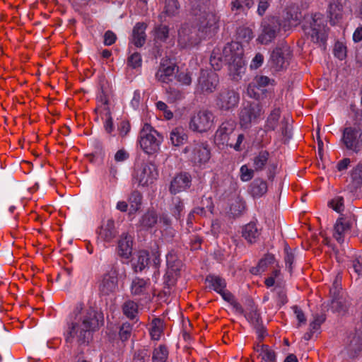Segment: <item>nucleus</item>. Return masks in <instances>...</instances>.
<instances>
[{
    "instance_id": "obj_1",
    "label": "nucleus",
    "mask_w": 362,
    "mask_h": 362,
    "mask_svg": "<svg viewBox=\"0 0 362 362\" xmlns=\"http://www.w3.org/2000/svg\"><path fill=\"white\" fill-rule=\"evenodd\" d=\"M104 325L103 313L82 304L76 306L67 322L64 336L66 343L78 350L88 346L93 334Z\"/></svg>"
},
{
    "instance_id": "obj_2",
    "label": "nucleus",
    "mask_w": 362,
    "mask_h": 362,
    "mask_svg": "<svg viewBox=\"0 0 362 362\" xmlns=\"http://www.w3.org/2000/svg\"><path fill=\"white\" fill-rule=\"evenodd\" d=\"M228 65L229 75L233 80H238L245 70L243 59V49L238 42L228 43L223 48L214 49L211 55L210 64L215 70H219L223 63Z\"/></svg>"
},
{
    "instance_id": "obj_3",
    "label": "nucleus",
    "mask_w": 362,
    "mask_h": 362,
    "mask_svg": "<svg viewBox=\"0 0 362 362\" xmlns=\"http://www.w3.org/2000/svg\"><path fill=\"white\" fill-rule=\"evenodd\" d=\"M191 4L192 13L197 22L199 30L207 33V29L217 28L219 17L217 16L209 0H188Z\"/></svg>"
},
{
    "instance_id": "obj_4",
    "label": "nucleus",
    "mask_w": 362,
    "mask_h": 362,
    "mask_svg": "<svg viewBox=\"0 0 362 362\" xmlns=\"http://www.w3.org/2000/svg\"><path fill=\"white\" fill-rule=\"evenodd\" d=\"M235 127L236 123L234 120H227L222 122L215 133V143L223 148L229 146L235 151H241L244 135L242 134L237 135L235 133Z\"/></svg>"
},
{
    "instance_id": "obj_5",
    "label": "nucleus",
    "mask_w": 362,
    "mask_h": 362,
    "mask_svg": "<svg viewBox=\"0 0 362 362\" xmlns=\"http://www.w3.org/2000/svg\"><path fill=\"white\" fill-rule=\"evenodd\" d=\"M163 136L152 126L145 123L140 130L138 143L144 153L148 155L158 152Z\"/></svg>"
},
{
    "instance_id": "obj_6",
    "label": "nucleus",
    "mask_w": 362,
    "mask_h": 362,
    "mask_svg": "<svg viewBox=\"0 0 362 362\" xmlns=\"http://www.w3.org/2000/svg\"><path fill=\"white\" fill-rule=\"evenodd\" d=\"M189 160L194 165H205L211 158L209 144L206 142L194 141L183 149Z\"/></svg>"
},
{
    "instance_id": "obj_7",
    "label": "nucleus",
    "mask_w": 362,
    "mask_h": 362,
    "mask_svg": "<svg viewBox=\"0 0 362 362\" xmlns=\"http://www.w3.org/2000/svg\"><path fill=\"white\" fill-rule=\"evenodd\" d=\"M125 276L124 269H120L119 266L115 263L112 264L102 277L99 283V291L103 295H110L116 291L118 284V276Z\"/></svg>"
},
{
    "instance_id": "obj_8",
    "label": "nucleus",
    "mask_w": 362,
    "mask_h": 362,
    "mask_svg": "<svg viewBox=\"0 0 362 362\" xmlns=\"http://www.w3.org/2000/svg\"><path fill=\"white\" fill-rule=\"evenodd\" d=\"M291 56L289 46L282 42L272 51L269 61V65L274 71L285 69L289 65Z\"/></svg>"
},
{
    "instance_id": "obj_9",
    "label": "nucleus",
    "mask_w": 362,
    "mask_h": 362,
    "mask_svg": "<svg viewBox=\"0 0 362 362\" xmlns=\"http://www.w3.org/2000/svg\"><path fill=\"white\" fill-rule=\"evenodd\" d=\"M215 116L207 110H199L194 113L189 121V128L194 132L204 133L214 125Z\"/></svg>"
},
{
    "instance_id": "obj_10",
    "label": "nucleus",
    "mask_w": 362,
    "mask_h": 362,
    "mask_svg": "<svg viewBox=\"0 0 362 362\" xmlns=\"http://www.w3.org/2000/svg\"><path fill=\"white\" fill-rule=\"evenodd\" d=\"M158 176L156 166L151 162H144L136 168L134 179L139 185L145 187L153 183Z\"/></svg>"
},
{
    "instance_id": "obj_11",
    "label": "nucleus",
    "mask_w": 362,
    "mask_h": 362,
    "mask_svg": "<svg viewBox=\"0 0 362 362\" xmlns=\"http://www.w3.org/2000/svg\"><path fill=\"white\" fill-rule=\"evenodd\" d=\"M325 22L322 14L315 13L310 22V27L305 29L306 34L310 37L313 42L324 43L326 41L327 30Z\"/></svg>"
},
{
    "instance_id": "obj_12",
    "label": "nucleus",
    "mask_w": 362,
    "mask_h": 362,
    "mask_svg": "<svg viewBox=\"0 0 362 362\" xmlns=\"http://www.w3.org/2000/svg\"><path fill=\"white\" fill-rule=\"evenodd\" d=\"M219 78L214 71L202 70L196 84V92L208 95L217 88Z\"/></svg>"
},
{
    "instance_id": "obj_13",
    "label": "nucleus",
    "mask_w": 362,
    "mask_h": 362,
    "mask_svg": "<svg viewBox=\"0 0 362 362\" xmlns=\"http://www.w3.org/2000/svg\"><path fill=\"white\" fill-rule=\"evenodd\" d=\"M281 23L279 20L274 16L264 19L261 24L262 32L258 36L257 40L263 45H267L272 42L280 30Z\"/></svg>"
},
{
    "instance_id": "obj_14",
    "label": "nucleus",
    "mask_w": 362,
    "mask_h": 362,
    "mask_svg": "<svg viewBox=\"0 0 362 362\" xmlns=\"http://www.w3.org/2000/svg\"><path fill=\"white\" fill-rule=\"evenodd\" d=\"M239 95L233 90L223 89L216 96V107L221 111H230L238 104Z\"/></svg>"
},
{
    "instance_id": "obj_15",
    "label": "nucleus",
    "mask_w": 362,
    "mask_h": 362,
    "mask_svg": "<svg viewBox=\"0 0 362 362\" xmlns=\"http://www.w3.org/2000/svg\"><path fill=\"white\" fill-rule=\"evenodd\" d=\"M264 113L262 107L258 103L244 107L240 113V123L243 128H248L252 124L258 122Z\"/></svg>"
},
{
    "instance_id": "obj_16",
    "label": "nucleus",
    "mask_w": 362,
    "mask_h": 362,
    "mask_svg": "<svg viewBox=\"0 0 362 362\" xmlns=\"http://www.w3.org/2000/svg\"><path fill=\"white\" fill-rule=\"evenodd\" d=\"M361 134L356 128L349 127L344 128L342 134L341 141L346 148L355 153H358L361 148Z\"/></svg>"
},
{
    "instance_id": "obj_17",
    "label": "nucleus",
    "mask_w": 362,
    "mask_h": 362,
    "mask_svg": "<svg viewBox=\"0 0 362 362\" xmlns=\"http://www.w3.org/2000/svg\"><path fill=\"white\" fill-rule=\"evenodd\" d=\"M177 66L169 59H162L156 73V78L163 83H169L175 78Z\"/></svg>"
},
{
    "instance_id": "obj_18",
    "label": "nucleus",
    "mask_w": 362,
    "mask_h": 362,
    "mask_svg": "<svg viewBox=\"0 0 362 362\" xmlns=\"http://www.w3.org/2000/svg\"><path fill=\"white\" fill-rule=\"evenodd\" d=\"M192 184V177L188 173L182 172L176 174L170 181L169 191L176 194L186 191Z\"/></svg>"
},
{
    "instance_id": "obj_19",
    "label": "nucleus",
    "mask_w": 362,
    "mask_h": 362,
    "mask_svg": "<svg viewBox=\"0 0 362 362\" xmlns=\"http://www.w3.org/2000/svg\"><path fill=\"white\" fill-rule=\"evenodd\" d=\"M354 223L355 219L351 216L339 218L334 228V238L339 243H342L344 236L349 233Z\"/></svg>"
},
{
    "instance_id": "obj_20",
    "label": "nucleus",
    "mask_w": 362,
    "mask_h": 362,
    "mask_svg": "<svg viewBox=\"0 0 362 362\" xmlns=\"http://www.w3.org/2000/svg\"><path fill=\"white\" fill-rule=\"evenodd\" d=\"M151 291V281L139 277L134 278L130 285L131 294L134 296H142L144 298L149 297Z\"/></svg>"
},
{
    "instance_id": "obj_21",
    "label": "nucleus",
    "mask_w": 362,
    "mask_h": 362,
    "mask_svg": "<svg viewBox=\"0 0 362 362\" xmlns=\"http://www.w3.org/2000/svg\"><path fill=\"white\" fill-rule=\"evenodd\" d=\"M117 233L114 221L108 219L101 225L98 230V243L112 242Z\"/></svg>"
},
{
    "instance_id": "obj_22",
    "label": "nucleus",
    "mask_w": 362,
    "mask_h": 362,
    "mask_svg": "<svg viewBox=\"0 0 362 362\" xmlns=\"http://www.w3.org/2000/svg\"><path fill=\"white\" fill-rule=\"evenodd\" d=\"M348 0H333L329 4L328 16L332 25L338 23L343 17L344 7Z\"/></svg>"
},
{
    "instance_id": "obj_23",
    "label": "nucleus",
    "mask_w": 362,
    "mask_h": 362,
    "mask_svg": "<svg viewBox=\"0 0 362 362\" xmlns=\"http://www.w3.org/2000/svg\"><path fill=\"white\" fill-rule=\"evenodd\" d=\"M132 253V238L128 234H122L118 241L117 254L124 259H129Z\"/></svg>"
},
{
    "instance_id": "obj_24",
    "label": "nucleus",
    "mask_w": 362,
    "mask_h": 362,
    "mask_svg": "<svg viewBox=\"0 0 362 362\" xmlns=\"http://www.w3.org/2000/svg\"><path fill=\"white\" fill-rule=\"evenodd\" d=\"M146 24L144 23H137L132 30V42L137 47H142L146 39L145 30Z\"/></svg>"
},
{
    "instance_id": "obj_25",
    "label": "nucleus",
    "mask_w": 362,
    "mask_h": 362,
    "mask_svg": "<svg viewBox=\"0 0 362 362\" xmlns=\"http://www.w3.org/2000/svg\"><path fill=\"white\" fill-rule=\"evenodd\" d=\"M253 4V0H230L229 6L235 15H243L252 7Z\"/></svg>"
},
{
    "instance_id": "obj_26",
    "label": "nucleus",
    "mask_w": 362,
    "mask_h": 362,
    "mask_svg": "<svg viewBox=\"0 0 362 362\" xmlns=\"http://www.w3.org/2000/svg\"><path fill=\"white\" fill-rule=\"evenodd\" d=\"M269 158V153L267 151L262 150L259 151L251 158L252 168L256 172L264 170L268 164Z\"/></svg>"
},
{
    "instance_id": "obj_27",
    "label": "nucleus",
    "mask_w": 362,
    "mask_h": 362,
    "mask_svg": "<svg viewBox=\"0 0 362 362\" xmlns=\"http://www.w3.org/2000/svg\"><path fill=\"white\" fill-rule=\"evenodd\" d=\"M267 183L266 181L257 178L252 181L250 186V193L255 198H259L267 192Z\"/></svg>"
},
{
    "instance_id": "obj_28",
    "label": "nucleus",
    "mask_w": 362,
    "mask_h": 362,
    "mask_svg": "<svg viewBox=\"0 0 362 362\" xmlns=\"http://www.w3.org/2000/svg\"><path fill=\"white\" fill-rule=\"evenodd\" d=\"M259 230L256 223L250 222L245 225L242 231L243 237L250 243H255L259 236Z\"/></svg>"
},
{
    "instance_id": "obj_29",
    "label": "nucleus",
    "mask_w": 362,
    "mask_h": 362,
    "mask_svg": "<svg viewBox=\"0 0 362 362\" xmlns=\"http://www.w3.org/2000/svg\"><path fill=\"white\" fill-rule=\"evenodd\" d=\"M255 350L259 353V357L264 362H276L275 352L268 346L265 344H257L255 347Z\"/></svg>"
},
{
    "instance_id": "obj_30",
    "label": "nucleus",
    "mask_w": 362,
    "mask_h": 362,
    "mask_svg": "<svg viewBox=\"0 0 362 362\" xmlns=\"http://www.w3.org/2000/svg\"><path fill=\"white\" fill-rule=\"evenodd\" d=\"M97 100L95 111L100 115H108L110 112L108 94L102 89L97 96Z\"/></svg>"
},
{
    "instance_id": "obj_31",
    "label": "nucleus",
    "mask_w": 362,
    "mask_h": 362,
    "mask_svg": "<svg viewBox=\"0 0 362 362\" xmlns=\"http://www.w3.org/2000/svg\"><path fill=\"white\" fill-rule=\"evenodd\" d=\"M188 139L186 132L182 127L173 129L170 134V139L175 146H180L184 144Z\"/></svg>"
},
{
    "instance_id": "obj_32",
    "label": "nucleus",
    "mask_w": 362,
    "mask_h": 362,
    "mask_svg": "<svg viewBox=\"0 0 362 362\" xmlns=\"http://www.w3.org/2000/svg\"><path fill=\"white\" fill-rule=\"evenodd\" d=\"M206 282L208 283V286L220 293L226 289V283L225 279L216 275H209L206 278Z\"/></svg>"
},
{
    "instance_id": "obj_33",
    "label": "nucleus",
    "mask_w": 362,
    "mask_h": 362,
    "mask_svg": "<svg viewBox=\"0 0 362 362\" xmlns=\"http://www.w3.org/2000/svg\"><path fill=\"white\" fill-rule=\"evenodd\" d=\"M274 82V80L266 76H256L252 82L249 84L247 91L252 95L251 92H254L255 88L261 89L270 84L273 85Z\"/></svg>"
},
{
    "instance_id": "obj_34",
    "label": "nucleus",
    "mask_w": 362,
    "mask_h": 362,
    "mask_svg": "<svg viewBox=\"0 0 362 362\" xmlns=\"http://www.w3.org/2000/svg\"><path fill=\"white\" fill-rule=\"evenodd\" d=\"M148 253L145 250L139 251L132 263L134 272H141L148 264Z\"/></svg>"
},
{
    "instance_id": "obj_35",
    "label": "nucleus",
    "mask_w": 362,
    "mask_h": 362,
    "mask_svg": "<svg viewBox=\"0 0 362 362\" xmlns=\"http://www.w3.org/2000/svg\"><path fill=\"white\" fill-rule=\"evenodd\" d=\"M281 117V110L279 107H274L269 113L264 128L266 131H274L279 124Z\"/></svg>"
},
{
    "instance_id": "obj_36",
    "label": "nucleus",
    "mask_w": 362,
    "mask_h": 362,
    "mask_svg": "<svg viewBox=\"0 0 362 362\" xmlns=\"http://www.w3.org/2000/svg\"><path fill=\"white\" fill-rule=\"evenodd\" d=\"M245 209V203L243 198L240 197H235L232 200L228 214L233 217L240 216Z\"/></svg>"
},
{
    "instance_id": "obj_37",
    "label": "nucleus",
    "mask_w": 362,
    "mask_h": 362,
    "mask_svg": "<svg viewBox=\"0 0 362 362\" xmlns=\"http://www.w3.org/2000/svg\"><path fill=\"white\" fill-rule=\"evenodd\" d=\"M123 314L130 320H134L138 315V304L131 300L126 301L122 305Z\"/></svg>"
},
{
    "instance_id": "obj_38",
    "label": "nucleus",
    "mask_w": 362,
    "mask_h": 362,
    "mask_svg": "<svg viewBox=\"0 0 362 362\" xmlns=\"http://www.w3.org/2000/svg\"><path fill=\"white\" fill-rule=\"evenodd\" d=\"M275 258L273 255L268 254L264 258L259 260L257 266L252 268V273L254 274H259L264 272L269 265L274 262Z\"/></svg>"
},
{
    "instance_id": "obj_39",
    "label": "nucleus",
    "mask_w": 362,
    "mask_h": 362,
    "mask_svg": "<svg viewBox=\"0 0 362 362\" xmlns=\"http://www.w3.org/2000/svg\"><path fill=\"white\" fill-rule=\"evenodd\" d=\"M153 36L156 43L165 42L169 36V29L168 26L160 25L156 27Z\"/></svg>"
},
{
    "instance_id": "obj_40",
    "label": "nucleus",
    "mask_w": 362,
    "mask_h": 362,
    "mask_svg": "<svg viewBox=\"0 0 362 362\" xmlns=\"http://www.w3.org/2000/svg\"><path fill=\"white\" fill-rule=\"evenodd\" d=\"M163 332V322L158 319H153L151 324L150 334L153 340H158Z\"/></svg>"
},
{
    "instance_id": "obj_41",
    "label": "nucleus",
    "mask_w": 362,
    "mask_h": 362,
    "mask_svg": "<svg viewBox=\"0 0 362 362\" xmlns=\"http://www.w3.org/2000/svg\"><path fill=\"white\" fill-rule=\"evenodd\" d=\"M168 356V351L165 345H160L153 352V362H165Z\"/></svg>"
},
{
    "instance_id": "obj_42",
    "label": "nucleus",
    "mask_w": 362,
    "mask_h": 362,
    "mask_svg": "<svg viewBox=\"0 0 362 362\" xmlns=\"http://www.w3.org/2000/svg\"><path fill=\"white\" fill-rule=\"evenodd\" d=\"M157 215L154 211H148L141 219V225L145 228H152L157 223Z\"/></svg>"
},
{
    "instance_id": "obj_43",
    "label": "nucleus",
    "mask_w": 362,
    "mask_h": 362,
    "mask_svg": "<svg viewBox=\"0 0 362 362\" xmlns=\"http://www.w3.org/2000/svg\"><path fill=\"white\" fill-rule=\"evenodd\" d=\"M245 317L249 322L255 327L260 325V314L255 305H251L250 310L245 314Z\"/></svg>"
},
{
    "instance_id": "obj_44",
    "label": "nucleus",
    "mask_w": 362,
    "mask_h": 362,
    "mask_svg": "<svg viewBox=\"0 0 362 362\" xmlns=\"http://www.w3.org/2000/svg\"><path fill=\"white\" fill-rule=\"evenodd\" d=\"M189 29L187 25L182 26L178 31L179 42L183 46L191 45L192 37L189 36L192 33L189 32Z\"/></svg>"
},
{
    "instance_id": "obj_45",
    "label": "nucleus",
    "mask_w": 362,
    "mask_h": 362,
    "mask_svg": "<svg viewBox=\"0 0 362 362\" xmlns=\"http://www.w3.org/2000/svg\"><path fill=\"white\" fill-rule=\"evenodd\" d=\"M331 308L337 313H344L348 308V303L342 298H335L332 300Z\"/></svg>"
},
{
    "instance_id": "obj_46",
    "label": "nucleus",
    "mask_w": 362,
    "mask_h": 362,
    "mask_svg": "<svg viewBox=\"0 0 362 362\" xmlns=\"http://www.w3.org/2000/svg\"><path fill=\"white\" fill-rule=\"evenodd\" d=\"M170 210L176 218H180L184 210V204L180 197L173 198V204Z\"/></svg>"
},
{
    "instance_id": "obj_47",
    "label": "nucleus",
    "mask_w": 362,
    "mask_h": 362,
    "mask_svg": "<svg viewBox=\"0 0 362 362\" xmlns=\"http://www.w3.org/2000/svg\"><path fill=\"white\" fill-rule=\"evenodd\" d=\"M238 39L243 42H249L254 37L252 30L247 27H240L237 30Z\"/></svg>"
},
{
    "instance_id": "obj_48",
    "label": "nucleus",
    "mask_w": 362,
    "mask_h": 362,
    "mask_svg": "<svg viewBox=\"0 0 362 362\" xmlns=\"http://www.w3.org/2000/svg\"><path fill=\"white\" fill-rule=\"evenodd\" d=\"M141 194L137 192H133L129 198V202L130 204V210L132 212L136 211L141 204Z\"/></svg>"
},
{
    "instance_id": "obj_49",
    "label": "nucleus",
    "mask_w": 362,
    "mask_h": 362,
    "mask_svg": "<svg viewBox=\"0 0 362 362\" xmlns=\"http://www.w3.org/2000/svg\"><path fill=\"white\" fill-rule=\"evenodd\" d=\"M180 8L177 0H165V13L169 16H173L178 13Z\"/></svg>"
},
{
    "instance_id": "obj_50",
    "label": "nucleus",
    "mask_w": 362,
    "mask_h": 362,
    "mask_svg": "<svg viewBox=\"0 0 362 362\" xmlns=\"http://www.w3.org/2000/svg\"><path fill=\"white\" fill-rule=\"evenodd\" d=\"M255 169L249 168L247 165H243L240 169V177L243 182L250 181L254 177Z\"/></svg>"
},
{
    "instance_id": "obj_51",
    "label": "nucleus",
    "mask_w": 362,
    "mask_h": 362,
    "mask_svg": "<svg viewBox=\"0 0 362 362\" xmlns=\"http://www.w3.org/2000/svg\"><path fill=\"white\" fill-rule=\"evenodd\" d=\"M132 326L128 322L123 323L120 327L119 332V336L120 339L122 341L128 340L132 335Z\"/></svg>"
},
{
    "instance_id": "obj_52",
    "label": "nucleus",
    "mask_w": 362,
    "mask_h": 362,
    "mask_svg": "<svg viewBox=\"0 0 362 362\" xmlns=\"http://www.w3.org/2000/svg\"><path fill=\"white\" fill-rule=\"evenodd\" d=\"M325 321V317L323 315H315L313 320L310 323L309 329L315 333L320 329L322 324Z\"/></svg>"
},
{
    "instance_id": "obj_53",
    "label": "nucleus",
    "mask_w": 362,
    "mask_h": 362,
    "mask_svg": "<svg viewBox=\"0 0 362 362\" xmlns=\"http://www.w3.org/2000/svg\"><path fill=\"white\" fill-rule=\"evenodd\" d=\"M351 178L356 185L362 184V163H358L351 171Z\"/></svg>"
},
{
    "instance_id": "obj_54",
    "label": "nucleus",
    "mask_w": 362,
    "mask_h": 362,
    "mask_svg": "<svg viewBox=\"0 0 362 362\" xmlns=\"http://www.w3.org/2000/svg\"><path fill=\"white\" fill-rule=\"evenodd\" d=\"M328 205L335 211L341 212L344 210V199L342 197L337 196L330 200Z\"/></svg>"
},
{
    "instance_id": "obj_55",
    "label": "nucleus",
    "mask_w": 362,
    "mask_h": 362,
    "mask_svg": "<svg viewBox=\"0 0 362 362\" xmlns=\"http://www.w3.org/2000/svg\"><path fill=\"white\" fill-rule=\"evenodd\" d=\"M177 81L185 86H189L192 83V77L189 73L181 71L178 72V70L176 71L175 78Z\"/></svg>"
},
{
    "instance_id": "obj_56",
    "label": "nucleus",
    "mask_w": 362,
    "mask_h": 362,
    "mask_svg": "<svg viewBox=\"0 0 362 362\" xmlns=\"http://www.w3.org/2000/svg\"><path fill=\"white\" fill-rule=\"evenodd\" d=\"M274 291L276 293L277 304L279 306H281V305H284L285 303H286L287 296H286V293L284 288L281 286H276L274 288Z\"/></svg>"
},
{
    "instance_id": "obj_57",
    "label": "nucleus",
    "mask_w": 362,
    "mask_h": 362,
    "mask_svg": "<svg viewBox=\"0 0 362 362\" xmlns=\"http://www.w3.org/2000/svg\"><path fill=\"white\" fill-rule=\"evenodd\" d=\"M168 100L171 102L181 100L185 98V94L182 90L176 88H170L168 90Z\"/></svg>"
},
{
    "instance_id": "obj_58",
    "label": "nucleus",
    "mask_w": 362,
    "mask_h": 362,
    "mask_svg": "<svg viewBox=\"0 0 362 362\" xmlns=\"http://www.w3.org/2000/svg\"><path fill=\"white\" fill-rule=\"evenodd\" d=\"M334 54L339 59L342 60L346 56V47L341 42H337L334 45Z\"/></svg>"
},
{
    "instance_id": "obj_59",
    "label": "nucleus",
    "mask_w": 362,
    "mask_h": 362,
    "mask_svg": "<svg viewBox=\"0 0 362 362\" xmlns=\"http://www.w3.org/2000/svg\"><path fill=\"white\" fill-rule=\"evenodd\" d=\"M141 57L138 52L132 54L127 60L128 65L134 69L141 66Z\"/></svg>"
},
{
    "instance_id": "obj_60",
    "label": "nucleus",
    "mask_w": 362,
    "mask_h": 362,
    "mask_svg": "<svg viewBox=\"0 0 362 362\" xmlns=\"http://www.w3.org/2000/svg\"><path fill=\"white\" fill-rule=\"evenodd\" d=\"M284 250H285V254H286L285 257H284L286 267L288 269L289 272L291 273L292 269H293L292 264L294 261V255L291 252L289 247H286Z\"/></svg>"
},
{
    "instance_id": "obj_61",
    "label": "nucleus",
    "mask_w": 362,
    "mask_h": 362,
    "mask_svg": "<svg viewBox=\"0 0 362 362\" xmlns=\"http://www.w3.org/2000/svg\"><path fill=\"white\" fill-rule=\"evenodd\" d=\"M103 119H105L104 128L107 134H111L114 131V125L112 122V118L111 117V112L108 115H100Z\"/></svg>"
},
{
    "instance_id": "obj_62",
    "label": "nucleus",
    "mask_w": 362,
    "mask_h": 362,
    "mask_svg": "<svg viewBox=\"0 0 362 362\" xmlns=\"http://www.w3.org/2000/svg\"><path fill=\"white\" fill-rule=\"evenodd\" d=\"M362 349V343L359 338L354 337L351 341V344L349 346V349L350 351H354V354H357L359 351H361Z\"/></svg>"
},
{
    "instance_id": "obj_63",
    "label": "nucleus",
    "mask_w": 362,
    "mask_h": 362,
    "mask_svg": "<svg viewBox=\"0 0 362 362\" xmlns=\"http://www.w3.org/2000/svg\"><path fill=\"white\" fill-rule=\"evenodd\" d=\"M148 357V351L145 349L136 351L134 356L133 362H144Z\"/></svg>"
},
{
    "instance_id": "obj_64",
    "label": "nucleus",
    "mask_w": 362,
    "mask_h": 362,
    "mask_svg": "<svg viewBox=\"0 0 362 362\" xmlns=\"http://www.w3.org/2000/svg\"><path fill=\"white\" fill-rule=\"evenodd\" d=\"M116 39V35L112 31L107 30L104 35V44L107 46L112 45L115 42Z\"/></svg>"
}]
</instances>
